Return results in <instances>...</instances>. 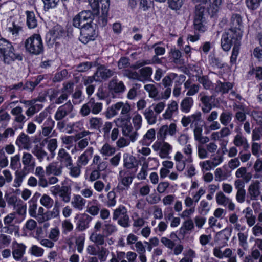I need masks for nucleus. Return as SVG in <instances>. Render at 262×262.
<instances>
[{
	"mask_svg": "<svg viewBox=\"0 0 262 262\" xmlns=\"http://www.w3.org/2000/svg\"><path fill=\"white\" fill-rule=\"evenodd\" d=\"M146 64V61H138L130 66L129 59L125 57L121 58L118 62V68L123 71L124 76L143 82L147 80V68L143 67Z\"/></svg>",
	"mask_w": 262,
	"mask_h": 262,
	"instance_id": "1",
	"label": "nucleus"
},
{
	"mask_svg": "<svg viewBox=\"0 0 262 262\" xmlns=\"http://www.w3.org/2000/svg\"><path fill=\"white\" fill-rule=\"evenodd\" d=\"M138 152L139 153V164L141 166L139 172L137 174V178L139 180H145L147 176V133L143 137L142 140L139 142L138 146Z\"/></svg>",
	"mask_w": 262,
	"mask_h": 262,
	"instance_id": "2",
	"label": "nucleus"
},
{
	"mask_svg": "<svg viewBox=\"0 0 262 262\" xmlns=\"http://www.w3.org/2000/svg\"><path fill=\"white\" fill-rule=\"evenodd\" d=\"M182 152L177 151L174 156L176 161V167L178 171H182L185 168L187 164L192 163L193 162L192 157V146L188 144L184 145L182 148Z\"/></svg>",
	"mask_w": 262,
	"mask_h": 262,
	"instance_id": "3",
	"label": "nucleus"
},
{
	"mask_svg": "<svg viewBox=\"0 0 262 262\" xmlns=\"http://www.w3.org/2000/svg\"><path fill=\"white\" fill-rule=\"evenodd\" d=\"M0 55L4 62L7 64H10L16 60H22V56L16 52L12 44L4 39L0 40Z\"/></svg>",
	"mask_w": 262,
	"mask_h": 262,
	"instance_id": "4",
	"label": "nucleus"
},
{
	"mask_svg": "<svg viewBox=\"0 0 262 262\" xmlns=\"http://www.w3.org/2000/svg\"><path fill=\"white\" fill-rule=\"evenodd\" d=\"M24 47L27 52L33 55H39L43 51L42 40L38 34H34L26 39Z\"/></svg>",
	"mask_w": 262,
	"mask_h": 262,
	"instance_id": "5",
	"label": "nucleus"
},
{
	"mask_svg": "<svg viewBox=\"0 0 262 262\" xmlns=\"http://www.w3.org/2000/svg\"><path fill=\"white\" fill-rule=\"evenodd\" d=\"M118 127L122 128L123 136L128 137L130 141L134 142L137 138V134L131 125L130 122L122 118H117L114 120Z\"/></svg>",
	"mask_w": 262,
	"mask_h": 262,
	"instance_id": "6",
	"label": "nucleus"
},
{
	"mask_svg": "<svg viewBox=\"0 0 262 262\" xmlns=\"http://www.w3.org/2000/svg\"><path fill=\"white\" fill-rule=\"evenodd\" d=\"M218 148L217 145L214 142L198 144L196 146L197 155L200 159H205L210 154L213 155Z\"/></svg>",
	"mask_w": 262,
	"mask_h": 262,
	"instance_id": "7",
	"label": "nucleus"
},
{
	"mask_svg": "<svg viewBox=\"0 0 262 262\" xmlns=\"http://www.w3.org/2000/svg\"><path fill=\"white\" fill-rule=\"evenodd\" d=\"M93 14L90 10L82 11L76 15L73 19V25L75 27L81 29L91 23Z\"/></svg>",
	"mask_w": 262,
	"mask_h": 262,
	"instance_id": "8",
	"label": "nucleus"
},
{
	"mask_svg": "<svg viewBox=\"0 0 262 262\" xmlns=\"http://www.w3.org/2000/svg\"><path fill=\"white\" fill-rule=\"evenodd\" d=\"M16 215V213L13 212L9 213L4 217L3 222L5 225L3 227L4 232L12 234L13 232L17 233L18 232V226L15 225L17 223Z\"/></svg>",
	"mask_w": 262,
	"mask_h": 262,
	"instance_id": "9",
	"label": "nucleus"
},
{
	"mask_svg": "<svg viewBox=\"0 0 262 262\" xmlns=\"http://www.w3.org/2000/svg\"><path fill=\"white\" fill-rule=\"evenodd\" d=\"M155 151H159V156L162 159H170V154L173 150V147L168 142L162 141H156L152 146Z\"/></svg>",
	"mask_w": 262,
	"mask_h": 262,
	"instance_id": "10",
	"label": "nucleus"
},
{
	"mask_svg": "<svg viewBox=\"0 0 262 262\" xmlns=\"http://www.w3.org/2000/svg\"><path fill=\"white\" fill-rule=\"evenodd\" d=\"M200 100L202 104V110L204 113H209L211 110L215 107L214 97L207 95L206 93L202 92L199 96Z\"/></svg>",
	"mask_w": 262,
	"mask_h": 262,
	"instance_id": "11",
	"label": "nucleus"
},
{
	"mask_svg": "<svg viewBox=\"0 0 262 262\" xmlns=\"http://www.w3.org/2000/svg\"><path fill=\"white\" fill-rule=\"evenodd\" d=\"M80 40L83 43L86 44L89 41L94 39L95 31L91 25V23L82 27L80 29Z\"/></svg>",
	"mask_w": 262,
	"mask_h": 262,
	"instance_id": "12",
	"label": "nucleus"
},
{
	"mask_svg": "<svg viewBox=\"0 0 262 262\" xmlns=\"http://www.w3.org/2000/svg\"><path fill=\"white\" fill-rule=\"evenodd\" d=\"M165 104L160 102L157 104H152L148 109V124H152L156 123L157 115L160 114L164 108Z\"/></svg>",
	"mask_w": 262,
	"mask_h": 262,
	"instance_id": "13",
	"label": "nucleus"
},
{
	"mask_svg": "<svg viewBox=\"0 0 262 262\" xmlns=\"http://www.w3.org/2000/svg\"><path fill=\"white\" fill-rule=\"evenodd\" d=\"M215 200L219 205L227 207L230 211H234L235 209V204L232 199L227 196L222 191H219L216 194Z\"/></svg>",
	"mask_w": 262,
	"mask_h": 262,
	"instance_id": "14",
	"label": "nucleus"
},
{
	"mask_svg": "<svg viewBox=\"0 0 262 262\" xmlns=\"http://www.w3.org/2000/svg\"><path fill=\"white\" fill-rule=\"evenodd\" d=\"M133 174L126 170H120L119 173L118 181L124 189H128L133 180Z\"/></svg>",
	"mask_w": 262,
	"mask_h": 262,
	"instance_id": "15",
	"label": "nucleus"
},
{
	"mask_svg": "<svg viewBox=\"0 0 262 262\" xmlns=\"http://www.w3.org/2000/svg\"><path fill=\"white\" fill-rule=\"evenodd\" d=\"M27 246L23 243H19L14 241L12 245V255L16 261L21 259L26 253Z\"/></svg>",
	"mask_w": 262,
	"mask_h": 262,
	"instance_id": "16",
	"label": "nucleus"
},
{
	"mask_svg": "<svg viewBox=\"0 0 262 262\" xmlns=\"http://www.w3.org/2000/svg\"><path fill=\"white\" fill-rule=\"evenodd\" d=\"M177 133V125L172 123L169 126L165 125L162 126L157 133V137L162 140H165L167 135L174 136Z\"/></svg>",
	"mask_w": 262,
	"mask_h": 262,
	"instance_id": "17",
	"label": "nucleus"
},
{
	"mask_svg": "<svg viewBox=\"0 0 262 262\" xmlns=\"http://www.w3.org/2000/svg\"><path fill=\"white\" fill-rule=\"evenodd\" d=\"M73 106L70 102H68L57 109L54 118L56 120H60L66 116L70 114L73 110Z\"/></svg>",
	"mask_w": 262,
	"mask_h": 262,
	"instance_id": "18",
	"label": "nucleus"
},
{
	"mask_svg": "<svg viewBox=\"0 0 262 262\" xmlns=\"http://www.w3.org/2000/svg\"><path fill=\"white\" fill-rule=\"evenodd\" d=\"M123 167L127 169H134L137 170L139 162L136 158L129 153H125L123 155Z\"/></svg>",
	"mask_w": 262,
	"mask_h": 262,
	"instance_id": "19",
	"label": "nucleus"
},
{
	"mask_svg": "<svg viewBox=\"0 0 262 262\" xmlns=\"http://www.w3.org/2000/svg\"><path fill=\"white\" fill-rule=\"evenodd\" d=\"M233 31V30H230L222 35L221 46L223 49L225 51H228L230 49L231 45L233 42L235 43L236 39L232 37ZM236 40L237 39H236Z\"/></svg>",
	"mask_w": 262,
	"mask_h": 262,
	"instance_id": "20",
	"label": "nucleus"
},
{
	"mask_svg": "<svg viewBox=\"0 0 262 262\" xmlns=\"http://www.w3.org/2000/svg\"><path fill=\"white\" fill-rule=\"evenodd\" d=\"M260 183L255 180L251 183L248 188V193L251 200H257L260 194Z\"/></svg>",
	"mask_w": 262,
	"mask_h": 262,
	"instance_id": "21",
	"label": "nucleus"
},
{
	"mask_svg": "<svg viewBox=\"0 0 262 262\" xmlns=\"http://www.w3.org/2000/svg\"><path fill=\"white\" fill-rule=\"evenodd\" d=\"M203 11L196 12L194 19V26L196 30L204 32L207 30L206 22L203 17Z\"/></svg>",
	"mask_w": 262,
	"mask_h": 262,
	"instance_id": "22",
	"label": "nucleus"
},
{
	"mask_svg": "<svg viewBox=\"0 0 262 262\" xmlns=\"http://www.w3.org/2000/svg\"><path fill=\"white\" fill-rule=\"evenodd\" d=\"M113 70L106 68L104 66H101L97 69L95 73L96 81H101L106 79L114 75Z\"/></svg>",
	"mask_w": 262,
	"mask_h": 262,
	"instance_id": "23",
	"label": "nucleus"
},
{
	"mask_svg": "<svg viewBox=\"0 0 262 262\" xmlns=\"http://www.w3.org/2000/svg\"><path fill=\"white\" fill-rule=\"evenodd\" d=\"M178 112V105L176 101H172L168 104L167 108L162 115L164 119L171 120L173 115H176Z\"/></svg>",
	"mask_w": 262,
	"mask_h": 262,
	"instance_id": "24",
	"label": "nucleus"
},
{
	"mask_svg": "<svg viewBox=\"0 0 262 262\" xmlns=\"http://www.w3.org/2000/svg\"><path fill=\"white\" fill-rule=\"evenodd\" d=\"M15 144L20 148L28 149L30 148L31 144L30 137L22 132L17 137Z\"/></svg>",
	"mask_w": 262,
	"mask_h": 262,
	"instance_id": "25",
	"label": "nucleus"
},
{
	"mask_svg": "<svg viewBox=\"0 0 262 262\" xmlns=\"http://www.w3.org/2000/svg\"><path fill=\"white\" fill-rule=\"evenodd\" d=\"M57 158L61 164L67 167L72 165L73 161L72 158L64 149L62 148L59 150Z\"/></svg>",
	"mask_w": 262,
	"mask_h": 262,
	"instance_id": "26",
	"label": "nucleus"
},
{
	"mask_svg": "<svg viewBox=\"0 0 262 262\" xmlns=\"http://www.w3.org/2000/svg\"><path fill=\"white\" fill-rule=\"evenodd\" d=\"M100 209V205L96 199L89 200L87 202L86 211L93 216L98 214Z\"/></svg>",
	"mask_w": 262,
	"mask_h": 262,
	"instance_id": "27",
	"label": "nucleus"
},
{
	"mask_svg": "<svg viewBox=\"0 0 262 262\" xmlns=\"http://www.w3.org/2000/svg\"><path fill=\"white\" fill-rule=\"evenodd\" d=\"M86 200L80 194H74L71 201L72 207L79 211L82 210L85 206Z\"/></svg>",
	"mask_w": 262,
	"mask_h": 262,
	"instance_id": "28",
	"label": "nucleus"
},
{
	"mask_svg": "<svg viewBox=\"0 0 262 262\" xmlns=\"http://www.w3.org/2000/svg\"><path fill=\"white\" fill-rule=\"evenodd\" d=\"M62 166L57 162H52L46 167V174L47 176L51 174L59 176L62 174Z\"/></svg>",
	"mask_w": 262,
	"mask_h": 262,
	"instance_id": "29",
	"label": "nucleus"
},
{
	"mask_svg": "<svg viewBox=\"0 0 262 262\" xmlns=\"http://www.w3.org/2000/svg\"><path fill=\"white\" fill-rule=\"evenodd\" d=\"M223 0H209L205 3L207 4V8L208 13L213 16L220 9Z\"/></svg>",
	"mask_w": 262,
	"mask_h": 262,
	"instance_id": "30",
	"label": "nucleus"
},
{
	"mask_svg": "<svg viewBox=\"0 0 262 262\" xmlns=\"http://www.w3.org/2000/svg\"><path fill=\"white\" fill-rule=\"evenodd\" d=\"M231 134L230 129L227 127H223L220 130L212 133L211 139L215 141H221L225 137H227Z\"/></svg>",
	"mask_w": 262,
	"mask_h": 262,
	"instance_id": "31",
	"label": "nucleus"
},
{
	"mask_svg": "<svg viewBox=\"0 0 262 262\" xmlns=\"http://www.w3.org/2000/svg\"><path fill=\"white\" fill-rule=\"evenodd\" d=\"M7 30L10 33L11 37L14 39L19 36V33L22 32V27L14 21L9 22L7 25Z\"/></svg>",
	"mask_w": 262,
	"mask_h": 262,
	"instance_id": "32",
	"label": "nucleus"
},
{
	"mask_svg": "<svg viewBox=\"0 0 262 262\" xmlns=\"http://www.w3.org/2000/svg\"><path fill=\"white\" fill-rule=\"evenodd\" d=\"M234 145L237 147H242L245 150L249 148V144L248 140L242 133H239L236 135L233 140Z\"/></svg>",
	"mask_w": 262,
	"mask_h": 262,
	"instance_id": "33",
	"label": "nucleus"
},
{
	"mask_svg": "<svg viewBox=\"0 0 262 262\" xmlns=\"http://www.w3.org/2000/svg\"><path fill=\"white\" fill-rule=\"evenodd\" d=\"M110 90L115 93H121L125 91V86L123 82L116 79H113L109 83Z\"/></svg>",
	"mask_w": 262,
	"mask_h": 262,
	"instance_id": "34",
	"label": "nucleus"
},
{
	"mask_svg": "<svg viewBox=\"0 0 262 262\" xmlns=\"http://www.w3.org/2000/svg\"><path fill=\"white\" fill-rule=\"evenodd\" d=\"M222 247L216 246L213 249V255L219 258L223 259L225 257H230L232 255L233 252L230 248H226L224 251L222 250Z\"/></svg>",
	"mask_w": 262,
	"mask_h": 262,
	"instance_id": "35",
	"label": "nucleus"
},
{
	"mask_svg": "<svg viewBox=\"0 0 262 262\" xmlns=\"http://www.w3.org/2000/svg\"><path fill=\"white\" fill-rule=\"evenodd\" d=\"M93 152V148L92 147H88L86 150L78 157L77 160L78 164L83 166L86 165L92 157Z\"/></svg>",
	"mask_w": 262,
	"mask_h": 262,
	"instance_id": "36",
	"label": "nucleus"
},
{
	"mask_svg": "<svg viewBox=\"0 0 262 262\" xmlns=\"http://www.w3.org/2000/svg\"><path fill=\"white\" fill-rule=\"evenodd\" d=\"M69 95L64 92L55 91H54L53 93L50 96V99L55 103L59 104L62 103L66 100Z\"/></svg>",
	"mask_w": 262,
	"mask_h": 262,
	"instance_id": "37",
	"label": "nucleus"
},
{
	"mask_svg": "<svg viewBox=\"0 0 262 262\" xmlns=\"http://www.w3.org/2000/svg\"><path fill=\"white\" fill-rule=\"evenodd\" d=\"M105 237L103 234L92 232L89 239L97 246H103L105 244Z\"/></svg>",
	"mask_w": 262,
	"mask_h": 262,
	"instance_id": "38",
	"label": "nucleus"
},
{
	"mask_svg": "<svg viewBox=\"0 0 262 262\" xmlns=\"http://www.w3.org/2000/svg\"><path fill=\"white\" fill-rule=\"evenodd\" d=\"M211 205L206 200L203 199L200 202L198 207V211L202 215H206L211 210Z\"/></svg>",
	"mask_w": 262,
	"mask_h": 262,
	"instance_id": "39",
	"label": "nucleus"
},
{
	"mask_svg": "<svg viewBox=\"0 0 262 262\" xmlns=\"http://www.w3.org/2000/svg\"><path fill=\"white\" fill-rule=\"evenodd\" d=\"M193 132L194 139L200 143L199 144L207 143L209 142V138L202 135V129L201 127L195 126Z\"/></svg>",
	"mask_w": 262,
	"mask_h": 262,
	"instance_id": "40",
	"label": "nucleus"
},
{
	"mask_svg": "<svg viewBox=\"0 0 262 262\" xmlns=\"http://www.w3.org/2000/svg\"><path fill=\"white\" fill-rule=\"evenodd\" d=\"M99 151L103 157H105V159L108 157L112 156L113 155L116 149L114 147L110 145L107 143H105L103 146L99 149Z\"/></svg>",
	"mask_w": 262,
	"mask_h": 262,
	"instance_id": "41",
	"label": "nucleus"
},
{
	"mask_svg": "<svg viewBox=\"0 0 262 262\" xmlns=\"http://www.w3.org/2000/svg\"><path fill=\"white\" fill-rule=\"evenodd\" d=\"M92 218L87 214H83L80 218L77 224V227L80 231H84L89 227V223Z\"/></svg>",
	"mask_w": 262,
	"mask_h": 262,
	"instance_id": "42",
	"label": "nucleus"
},
{
	"mask_svg": "<svg viewBox=\"0 0 262 262\" xmlns=\"http://www.w3.org/2000/svg\"><path fill=\"white\" fill-rule=\"evenodd\" d=\"M22 163L25 167L30 168H33L35 166V159L31 154L28 152L24 153Z\"/></svg>",
	"mask_w": 262,
	"mask_h": 262,
	"instance_id": "43",
	"label": "nucleus"
},
{
	"mask_svg": "<svg viewBox=\"0 0 262 262\" xmlns=\"http://www.w3.org/2000/svg\"><path fill=\"white\" fill-rule=\"evenodd\" d=\"M103 124V121L101 118L92 117L89 119L88 128L90 129H98Z\"/></svg>",
	"mask_w": 262,
	"mask_h": 262,
	"instance_id": "44",
	"label": "nucleus"
},
{
	"mask_svg": "<svg viewBox=\"0 0 262 262\" xmlns=\"http://www.w3.org/2000/svg\"><path fill=\"white\" fill-rule=\"evenodd\" d=\"M64 203L70 202L71 198V189L69 186H62L58 195Z\"/></svg>",
	"mask_w": 262,
	"mask_h": 262,
	"instance_id": "45",
	"label": "nucleus"
},
{
	"mask_svg": "<svg viewBox=\"0 0 262 262\" xmlns=\"http://www.w3.org/2000/svg\"><path fill=\"white\" fill-rule=\"evenodd\" d=\"M121 102H117L109 107L106 112V117L110 119L118 114V111L121 108Z\"/></svg>",
	"mask_w": 262,
	"mask_h": 262,
	"instance_id": "46",
	"label": "nucleus"
},
{
	"mask_svg": "<svg viewBox=\"0 0 262 262\" xmlns=\"http://www.w3.org/2000/svg\"><path fill=\"white\" fill-rule=\"evenodd\" d=\"M235 176L237 178H243L246 182H248L252 178L250 172H247L246 167H241L235 172Z\"/></svg>",
	"mask_w": 262,
	"mask_h": 262,
	"instance_id": "47",
	"label": "nucleus"
},
{
	"mask_svg": "<svg viewBox=\"0 0 262 262\" xmlns=\"http://www.w3.org/2000/svg\"><path fill=\"white\" fill-rule=\"evenodd\" d=\"M54 126V121L48 118L44 122L42 127V134L44 136H48L52 130Z\"/></svg>",
	"mask_w": 262,
	"mask_h": 262,
	"instance_id": "48",
	"label": "nucleus"
},
{
	"mask_svg": "<svg viewBox=\"0 0 262 262\" xmlns=\"http://www.w3.org/2000/svg\"><path fill=\"white\" fill-rule=\"evenodd\" d=\"M193 104V100L191 97L185 98L181 103V110L183 112L188 113Z\"/></svg>",
	"mask_w": 262,
	"mask_h": 262,
	"instance_id": "49",
	"label": "nucleus"
},
{
	"mask_svg": "<svg viewBox=\"0 0 262 262\" xmlns=\"http://www.w3.org/2000/svg\"><path fill=\"white\" fill-rule=\"evenodd\" d=\"M27 24L30 29L35 28L37 25V21L36 19L34 13L32 11H27Z\"/></svg>",
	"mask_w": 262,
	"mask_h": 262,
	"instance_id": "50",
	"label": "nucleus"
},
{
	"mask_svg": "<svg viewBox=\"0 0 262 262\" xmlns=\"http://www.w3.org/2000/svg\"><path fill=\"white\" fill-rule=\"evenodd\" d=\"M89 105L91 108V112L94 115L98 114L102 110L103 104L101 102H96L94 98L89 101Z\"/></svg>",
	"mask_w": 262,
	"mask_h": 262,
	"instance_id": "51",
	"label": "nucleus"
},
{
	"mask_svg": "<svg viewBox=\"0 0 262 262\" xmlns=\"http://www.w3.org/2000/svg\"><path fill=\"white\" fill-rule=\"evenodd\" d=\"M231 27L233 30H240L242 27V18L239 14H233L231 19Z\"/></svg>",
	"mask_w": 262,
	"mask_h": 262,
	"instance_id": "52",
	"label": "nucleus"
},
{
	"mask_svg": "<svg viewBox=\"0 0 262 262\" xmlns=\"http://www.w3.org/2000/svg\"><path fill=\"white\" fill-rule=\"evenodd\" d=\"M194 228V223L191 219H189L184 221L180 228V232L183 234L188 233L192 231Z\"/></svg>",
	"mask_w": 262,
	"mask_h": 262,
	"instance_id": "53",
	"label": "nucleus"
},
{
	"mask_svg": "<svg viewBox=\"0 0 262 262\" xmlns=\"http://www.w3.org/2000/svg\"><path fill=\"white\" fill-rule=\"evenodd\" d=\"M232 118V114L231 112L224 111L220 114V121L222 125L226 126L230 123Z\"/></svg>",
	"mask_w": 262,
	"mask_h": 262,
	"instance_id": "54",
	"label": "nucleus"
},
{
	"mask_svg": "<svg viewBox=\"0 0 262 262\" xmlns=\"http://www.w3.org/2000/svg\"><path fill=\"white\" fill-rule=\"evenodd\" d=\"M170 59L176 64H181L183 63L181 52L177 49H172L171 50Z\"/></svg>",
	"mask_w": 262,
	"mask_h": 262,
	"instance_id": "55",
	"label": "nucleus"
},
{
	"mask_svg": "<svg viewBox=\"0 0 262 262\" xmlns=\"http://www.w3.org/2000/svg\"><path fill=\"white\" fill-rule=\"evenodd\" d=\"M27 121L26 117L23 114L18 116H14V126L15 129H22L24 127V123Z\"/></svg>",
	"mask_w": 262,
	"mask_h": 262,
	"instance_id": "56",
	"label": "nucleus"
},
{
	"mask_svg": "<svg viewBox=\"0 0 262 262\" xmlns=\"http://www.w3.org/2000/svg\"><path fill=\"white\" fill-rule=\"evenodd\" d=\"M206 188L204 187H201L197 190L190 192V194L195 200V203H198L201 198L206 193Z\"/></svg>",
	"mask_w": 262,
	"mask_h": 262,
	"instance_id": "57",
	"label": "nucleus"
},
{
	"mask_svg": "<svg viewBox=\"0 0 262 262\" xmlns=\"http://www.w3.org/2000/svg\"><path fill=\"white\" fill-rule=\"evenodd\" d=\"M214 177L215 181L221 182L227 179L229 176L221 168H217L214 171Z\"/></svg>",
	"mask_w": 262,
	"mask_h": 262,
	"instance_id": "58",
	"label": "nucleus"
},
{
	"mask_svg": "<svg viewBox=\"0 0 262 262\" xmlns=\"http://www.w3.org/2000/svg\"><path fill=\"white\" fill-rule=\"evenodd\" d=\"M53 39H56L62 35L63 30L59 25H55L49 32Z\"/></svg>",
	"mask_w": 262,
	"mask_h": 262,
	"instance_id": "59",
	"label": "nucleus"
},
{
	"mask_svg": "<svg viewBox=\"0 0 262 262\" xmlns=\"http://www.w3.org/2000/svg\"><path fill=\"white\" fill-rule=\"evenodd\" d=\"M109 253L110 251L108 249L104 247H101L99 248L96 255H98V259L100 262H104L106 260Z\"/></svg>",
	"mask_w": 262,
	"mask_h": 262,
	"instance_id": "60",
	"label": "nucleus"
},
{
	"mask_svg": "<svg viewBox=\"0 0 262 262\" xmlns=\"http://www.w3.org/2000/svg\"><path fill=\"white\" fill-rule=\"evenodd\" d=\"M117 227L115 225L105 223L103 227V234L105 236H108L117 231Z\"/></svg>",
	"mask_w": 262,
	"mask_h": 262,
	"instance_id": "61",
	"label": "nucleus"
},
{
	"mask_svg": "<svg viewBox=\"0 0 262 262\" xmlns=\"http://www.w3.org/2000/svg\"><path fill=\"white\" fill-rule=\"evenodd\" d=\"M40 203L45 207L50 208L54 204V200L49 195L44 194L40 199Z\"/></svg>",
	"mask_w": 262,
	"mask_h": 262,
	"instance_id": "62",
	"label": "nucleus"
},
{
	"mask_svg": "<svg viewBox=\"0 0 262 262\" xmlns=\"http://www.w3.org/2000/svg\"><path fill=\"white\" fill-rule=\"evenodd\" d=\"M29 253L32 255L39 257L43 255L44 250L42 248L34 245L29 248Z\"/></svg>",
	"mask_w": 262,
	"mask_h": 262,
	"instance_id": "63",
	"label": "nucleus"
},
{
	"mask_svg": "<svg viewBox=\"0 0 262 262\" xmlns=\"http://www.w3.org/2000/svg\"><path fill=\"white\" fill-rule=\"evenodd\" d=\"M195 257L196 253L195 251L192 249H189L184 254V257L179 262H193V259Z\"/></svg>",
	"mask_w": 262,
	"mask_h": 262,
	"instance_id": "64",
	"label": "nucleus"
}]
</instances>
